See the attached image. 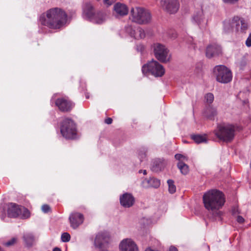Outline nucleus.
Listing matches in <instances>:
<instances>
[{"label": "nucleus", "mask_w": 251, "mask_h": 251, "mask_svg": "<svg viewBox=\"0 0 251 251\" xmlns=\"http://www.w3.org/2000/svg\"><path fill=\"white\" fill-rule=\"evenodd\" d=\"M68 21L66 11L59 7H53L47 10L39 18L40 24L51 29H60L64 27Z\"/></svg>", "instance_id": "1"}, {"label": "nucleus", "mask_w": 251, "mask_h": 251, "mask_svg": "<svg viewBox=\"0 0 251 251\" xmlns=\"http://www.w3.org/2000/svg\"><path fill=\"white\" fill-rule=\"evenodd\" d=\"M202 200L206 209L215 217L220 216L221 212L219 209L225 202V198L222 192L216 189L210 190L204 193Z\"/></svg>", "instance_id": "2"}, {"label": "nucleus", "mask_w": 251, "mask_h": 251, "mask_svg": "<svg viewBox=\"0 0 251 251\" xmlns=\"http://www.w3.org/2000/svg\"><path fill=\"white\" fill-rule=\"evenodd\" d=\"M235 127L230 124H221L217 126L215 134L219 139L226 142H231L235 136Z\"/></svg>", "instance_id": "3"}, {"label": "nucleus", "mask_w": 251, "mask_h": 251, "mask_svg": "<svg viewBox=\"0 0 251 251\" xmlns=\"http://www.w3.org/2000/svg\"><path fill=\"white\" fill-rule=\"evenodd\" d=\"M132 21L139 24H147L151 21V14L142 7L132 8L130 11Z\"/></svg>", "instance_id": "4"}, {"label": "nucleus", "mask_w": 251, "mask_h": 251, "mask_svg": "<svg viewBox=\"0 0 251 251\" xmlns=\"http://www.w3.org/2000/svg\"><path fill=\"white\" fill-rule=\"evenodd\" d=\"M142 71L144 74L150 73L155 77H161L165 72L163 66L157 61L154 60L143 65Z\"/></svg>", "instance_id": "5"}, {"label": "nucleus", "mask_w": 251, "mask_h": 251, "mask_svg": "<svg viewBox=\"0 0 251 251\" xmlns=\"http://www.w3.org/2000/svg\"><path fill=\"white\" fill-rule=\"evenodd\" d=\"M216 80L222 83H227L231 81L232 75L231 71L224 65H218L213 70Z\"/></svg>", "instance_id": "6"}, {"label": "nucleus", "mask_w": 251, "mask_h": 251, "mask_svg": "<svg viewBox=\"0 0 251 251\" xmlns=\"http://www.w3.org/2000/svg\"><path fill=\"white\" fill-rule=\"evenodd\" d=\"M152 49L154 55L158 60L163 63L170 61L171 55L169 50L164 45L158 43H154L152 46Z\"/></svg>", "instance_id": "7"}, {"label": "nucleus", "mask_w": 251, "mask_h": 251, "mask_svg": "<svg viewBox=\"0 0 251 251\" xmlns=\"http://www.w3.org/2000/svg\"><path fill=\"white\" fill-rule=\"evenodd\" d=\"M61 133L67 139L75 138L76 129L74 122L70 119H65L62 123Z\"/></svg>", "instance_id": "8"}, {"label": "nucleus", "mask_w": 251, "mask_h": 251, "mask_svg": "<svg viewBox=\"0 0 251 251\" xmlns=\"http://www.w3.org/2000/svg\"><path fill=\"white\" fill-rule=\"evenodd\" d=\"M7 214L11 218L19 217L22 219H26L30 216L29 211L27 208L13 203L9 205Z\"/></svg>", "instance_id": "9"}, {"label": "nucleus", "mask_w": 251, "mask_h": 251, "mask_svg": "<svg viewBox=\"0 0 251 251\" xmlns=\"http://www.w3.org/2000/svg\"><path fill=\"white\" fill-rule=\"evenodd\" d=\"M225 27L228 28L230 26L232 29H235L237 31L244 32L248 28V24L245 21L238 17H234L231 22H226L224 23Z\"/></svg>", "instance_id": "10"}, {"label": "nucleus", "mask_w": 251, "mask_h": 251, "mask_svg": "<svg viewBox=\"0 0 251 251\" xmlns=\"http://www.w3.org/2000/svg\"><path fill=\"white\" fill-rule=\"evenodd\" d=\"M110 241V236L107 232L99 233L95 240V245L100 249L105 248Z\"/></svg>", "instance_id": "11"}, {"label": "nucleus", "mask_w": 251, "mask_h": 251, "mask_svg": "<svg viewBox=\"0 0 251 251\" xmlns=\"http://www.w3.org/2000/svg\"><path fill=\"white\" fill-rule=\"evenodd\" d=\"M55 104L63 112L69 111L74 106V104L66 98L57 99Z\"/></svg>", "instance_id": "12"}, {"label": "nucleus", "mask_w": 251, "mask_h": 251, "mask_svg": "<svg viewBox=\"0 0 251 251\" xmlns=\"http://www.w3.org/2000/svg\"><path fill=\"white\" fill-rule=\"evenodd\" d=\"M126 32L131 37L136 39H143L145 37V32L141 27H133L131 25H128L126 27Z\"/></svg>", "instance_id": "13"}, {"label": "nucleus", "mask_w": 251, "mask_h": 251, "mask_svg": "<svg viewBox=\"0 0 251 251\" xmlns=\"http://www.w3.org/2000/svg\"><path fill=\"white\" fill-rule=\"evenodd\" d=\"M120 251H138V248L135 242L130 239H124L119 246Z\"/></svg>", "instance_id": "14"}, {"label": "nucleus", "mask_w": 251, "mask_h": 251, "mask_svg": "<svg viewBox=\"0 0 251 251\" xmlns=\"http://www.w3.org/2000/svg\"><path fill=\"white\" fill-rule=\"evenodd\" d=\"M162 6L170 13L177 12L179 8L177 0H163Z\"/></svg>", "instance_id": "15"}, {"label": "nucleus", "mask_w": 251, "mask_h": 251, "mask_svg": "<svg viewBox=\"0 0 251 251\" xmlns=\"http://www.w3.org/2000/svg\"><path fill=\"white\" fill-rule=\"evenodd\" d=\"M84 218L82 214L78 212L72 213L69 217L71 227L76 228L83 222Z\"/></svg>", "instance_id": "16"}, {"label": "nucleus", "mask_w": 251, "mask_h": 251, "mask_svg": "<svg viewBox=\"0 0 251 251\" xmlns=\"http://www.w3.org/2000/svg\"><path fill=\"white\" fill-rule=\"evenodd\" d=\"M121 204L124 207L128 208L131 207L135 201L133 196L129 193L124 194L120 197Z\"/></svg>", "instance_id": "17"}, {"label": "nucleus", "mask_w": 251, "mask_h": 251, "mask_svg": "<svg viewBox=\"0 0 251 251\" xmlns=\"http://www.w3.org/2000/svg\"><path fill=\"white\" fill-rule=\"evenodd\" d=\"M221 48L220 46L217 44H213L209 45L206 50V56L207 57L210 58L221 53Z\"/></svg>", "instance_id": "18"}, {"label": "nucleus", "mask_w": 251, "mask_h": 251, "mask_svg": "<svg viewBox=\"0 0 251 251\" xmlns=\"http://www.w3.org/2000/svg\"><path fill=\"white\" fill-rule=\"evenodd\" d=\"M95 13L94 7L91 3L86 2L84 4L83 7V16L85 18L91 20Z\"/></svg>", "instance_id": "19"}, {"label": "nucleus", "mask_w": 251, "mask_h": 251, "mask_svg": "<svg viewBox=\"0 0 251 251\" xmlns=\"http://www.w3.org/2000/svg\"><path fill=\"white\" fill-rule=\"evenodd\" d=\"M113 9L117 16H124L128 12V9L126 5L120 2L116 3L113 7Z\"/></svg>", "instance_id": "20"}, {"label": "nucleus", "mask_w": 251, "mask_h": 251, "mask_svg": "<svg viewBox=\"0 0 251 251\" xmlns=\"http://www.w3.org/2000/svg\"><path fill=\"white\" fill-rule=\"evenodd\" d=\"M107 18L105 12L99 11L95 14L91 21L97 24H101L106 21Z\"/></svg>", "instance_id": "21"}, {"label": "nucleus", "mask_w": 251, "mask_h": 251, "mask_svg": "<svg viewBox=\"0 0 251 251\" xmlns=\"http://www.w3.org/2000/svg\"><path fill=\"white\" fill-rule=\"evenodd\" d=\"M193 22L198 25L200 27H205L204 23V16L201 11H199L195 14L193 17Z\"/></svg>", "instance_id": "22"}, {"label": "nucleus", "mask_w": 251, "mask_h": 251, "mask_svg": "<svg viewBox=\"0 0 251 251\" xmlns=\"http://www.w3.org/2000/svg\"><path fill=\"white\" fill-rule=\"evenodd\" d=\"M165 162L161 159H154L152 164L151 169L154 172L161 171L165 166Z\"/></svg>", "instance_id": "23"}, {"label": "nucleus", "mask_w": 251, "mask_h": 251, "mask_svg": "<svg viewBox=\"0 0 251 251\" xmlns=\"http://www.w3.org/2000/svg\"><path fill=\"white\" fill-rule=\"evenodd\" d=\"M191 138L197 144L206 143L207 141V138L206 135L194 134L191 135Z\"/></svg>", "instance_id": "24"}, {"label": "nucleus", "mask_w": 251, "mask_h": 251, "mask_svg": "<svg viewBox=\"0 0 251 251\" xmlns=\"http://www.w3.org/2000/svg\"><path fill=\"white\" fill-rule=\"evenodd\" d=\"M24 241L27 246H31L34 241V237L31 233H27L24 235Z\"/></svg>", "instance_id": "25"}, {"label": "nucleus", "mask_w": 251, "mask_h": 251, "mask_svg": "<svg viewBox=\"0 0 251 251\" xmlns=\"http://www.w3.org/2000/svg\"><path fill=\"white\" fill-rule=\"evenodd\" d=\"M205 116L209 119H212L217 115L216 109L211 106L207 107L204 112Z\"/></svg>", "instance_id": "26"}, {"label": "nucleus", "mask_w": 251, "mask_h": 251, "mask_svg": "<svg viewBox=\"0 0 251 251\" xmlns=\"http://www.w3.org/2000/svg\"><path fill=\"white\" fill-rule=\"evenodd\" d=\"M177 167L180 170L181 174L184 175H187L189 171L188 166L183 162H178L177 163Z\"/></svg>", "instance_id": "27"}, {"label": "nucleus", "mask_w": 251, "mask_h": 251, "mask_svg": "<svg viewBox=\"0 0 251 251\" xmlns=\"http://www.w3.org/2000/svg\"><path fill=\"white\" fill-rule=\"evenodd\" d=\"M149 184V186L154 188H157L160 185V180L155 178H151L147 181Z\"/></svg>", "instance_id": "28"}, {"label": "nucleus", "mask_w": 251, "mask_h": 251, "mask_svg": "<svg viewBox=\"0 0 251 251\" xmlns=\"http://www.w3.org/2000/svg\"><path fill=\"white\" fill-rule=\"evenodd\" d=\"M169 186V191L170 193L173 194L176 191V187L174 184V181L172 179H169L167 181Z\"/></svg>", "instance_id": "29"}, {"label": "nucleus", "mask_w": 251, "mask_h": 251, "mask_svg": "<svg viewBox=\"0 0 251 251\" xmlns=\"http://www.w3.org/2000/svg\"><path fill=\"white\" fill-rule=\"evenodd\" d=\"M204 98L206 102L210 104L213 102L214 97L213 94L209 93L205 95Z\"/></svg>", "instance_id": "30"}, {"label": "nucleus", "mask_w": 251, "mask_h": 251, "mask_svg": "<svg viewBox=\"0 0 251 251\" xmlns=\"http://www.w3.org/2000/svg\"><path fill=\"white\" fill-rule=\"evenodd\" d=\"M70 239V235L67 232H64L61 235V240L63 242H69Z\"/></svg>", "instance_id": "31"}, {"label": "nucleus", "mask_w": 251, "mask_h": 251, "mask_svg": "<svg viewBox=\"0 0 251 251\" xmlns=\"http://www.w3.org/2000/svg\"><path fill=\"white\" fill-rule=\"evenodd\" d=\"M138 155L141 161H142L146 157V151L145 149H143L139 151Z\"/></svg>", "instance_id": "32"}, {"label": "nucleus", "mask_w": 251, "mask_h": 251, "mask_svg": "<svg viewBox=\"0 0 251 251\" xmlns=\"http://www.w3.org/2000/svg\"><path fill=\"white\" fill-rule=\"evenodd\" d=\"M175 157L176 159L179 161V162H183V161L187 160V157L181 154H176L175 155Z\"/></svg>", "instance_id": "33"}, {"label": "nucleus", "mask_w": 251, "mask_h": 251, "mask_svg": "<svg viewBox=\"0 0 251 251\" xmlns=\"http://www.w3.org/2000/svg\"><path fill=\"white\" fill-rule=\"evenodd\" d=\"M16 241H17V238H13L12 239H11L9 241L4 243V245L5 246L9 247V246H11L12 245H13L16 242Z\"/></svg>", "instance_id": "34"}, {"label": "nucleus", "mask_w": 251, "mask_h": 251, "mask_svg": "<svg viewBox=\"0 0 251 251\" xmlns=\"http://www.w3.org/2000/svg\"><path fill=\"white\" fill-rule=\"evenodd\" d=\"M42 210L44 213H48L50 210V206L48 204H44L42 206Z\"/></svg>", "instance_id": "35"}, {"label": "nucleus", "mask_w": 251, "mask_h": 251, "mask_svg": "<svg viewBox=\"0 0 251 251\" xmlns=\"http://www.w3.org/2000/svg\"><path fill=\"white\" fill-rule=\"evenodd\" d=\"M116 0H103V3L108 6L111 5L112 3L115 2Z\"/></svg>", "instance_id": "36"}, {"label": "nucleus", "mask_w": 251, "mask_h": 251, "mask_svg": "<svg viewBox=\"0 0 251 251\" xmlns=\"http://www.w3.org/2000/svg\"><path fill=\"white\" fill-rule=\"evenodd\" d=\"M246 45L247 47L251 46V35L249 36L246 41Z\"/></svg>", "instance_id": "37"}, {"label": "nucleus", "mask_w": 251, "mask_h": 251, "mask_svg": "<svg viewBox=\"0 0 251 251\" xmlns=\"http://www.w3.org/2000/svg\"><path fill=\"white\" fill-rule=\"evenodd\" d=\"M236 220L239 224H242L245 221L244 219L241 216H238Z\"/></svg>", "instance_id": "38"}, {"label": "nucleus", "mask_w": 251, "mask_h": 251, "mask_svg": "<svg viewBox=\"0 0 251 251\" xmlns=\"http://www.w3.org/2000/svg\"><path fill=\"white\" fill-rule=\"evenodd\" d=\"M225 3H234L237 2L239 0H223Z\"/></svg>", "instance_id": "39"}, {"label": "nucleus", "mask_w": 251, "mask_h": 251, "mask_svg": "<svg viewBox=\"0 0 251 251\" xmlns=\"http://www.w3.org/2000/svg\"><path fill=\"white\" fill-rule=\"evenodd\" d=\"M112 119L111 118H107L105 120V123L106 124L109 125L111 124L112 122Z\"/></svg>", "instance_id": "40"}, {"label": "nucleus", "mask_w": 251, "mask_h": 251, "mask_svg": "<svg viewBox=\"0 0 251 251\" xmlns=\"http://www.w3.org/2000/svg\"><path fill=\"white\" fill-rule=\"evenodd\" d=\"M169 251H178L177 249L175 247H171Z\"/></svg>", "instance_id": "41"}, {"label": "nucleus", "mask_w": 251, "mask_h": 251, "mask_svg": "<svg viewBox=\"0 0 251 251\" xmlns=\"http://www.w3.org/2000/svg\"><path fill=\"white\" fill-rule=\"evenodd\" d=\"M53 251H61V250L57 247H56L53 249Z\"/></svg>", "instance_id": "42"}, {"label": "nucleus", "mask_w": 251, "mask_h": 251, "mask_svg": "<svg viewBox=\"0 0 251 251\" xmlns=\"http://www.w3.org/2000/svg\"><path fill=\"white\" fill-rule=\"evenodd\" d=\"M145 251H157L156 250H152L151 249V248H148Z\"/></svg>", "instance_id": "43"}, {"label": "nucleus", "mask_w": 251, "mask_h": 251, "mask_svg": "<svg viewBox=\"0 0 251 251\" xmlns=\"http://www.w3.org/2000/svg\"><path fill=\"white\" fill-rule=\"evenodd\" d=\"M143 173H144V175H146V174H147V171H146V170H144V171H143Z\"/></svg>", "instance_id": "44"}, {"label": "nucleus", "mask_w": 251, "mask_h": 251, "mask_svg": "<svg viewBox=\"0 0 251 251\" xmlns=\"http://www.w3.org/2000/svg\"><path fill=\"white\" fill-rule=\"evenodd\" d=\"M98 1H102L103 2V0H97Z\"/></svg>", "instance_id": "45"}, {"label": "nucleus", "mask_w": 251, "mask_h": 251, "mask_svg": "<svg viewBox=\"0 0 251 251\" xmlns=\"http://www.w3.org/2000/svg\"><path fill=\"white\" fill-rule=\"evenodd\" d=\"M144 49V46H142H142H141V49Z\"/></svg>", "instance_id": "46"}]
</instances>
